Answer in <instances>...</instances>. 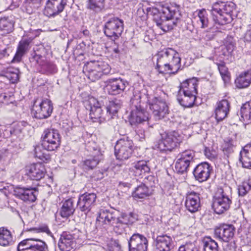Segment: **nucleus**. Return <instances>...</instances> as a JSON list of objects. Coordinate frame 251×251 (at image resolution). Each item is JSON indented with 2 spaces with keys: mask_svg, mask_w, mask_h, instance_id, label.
Returning a JSON list of instances; mask_svg holds the SVG:
<instances>
[{
  "mask_svg": "<svg viewBox=\"0 0 251 251\" xmlns=\"http://www.w3.org/2000/svg\"><path fill=\"white\" fill-rule=\"evenodd\" d=\"M66 4L67 0H48L45 14L49 17H53L62 12Z\"/></svg>",
  "mask_w": 251,
  "mask_h": 251,
  "instance_id": "4be33fe9",
  "label": "nucleus"
},
{
  "mask_svg": "<svg viewBox=\"0 0 251 251\" xmlns=\"http://www.w3.org/2000/svg\"><path fill=\"white\" fill-rule=\"evenodd\" d=\"M251 189V184L249 180L243 181L238 186V194L240 196H244Z\"/></svg>",
  "mask_w": 251,
  "mask_h": 251,
  "instance_id": "864d4df0",
  "label": "nucleus"
},
{
  "mask_svg": "<svg viewBox=\"0 0 251 251\" xmlns=\"http://www.w3.org/2000/svg\"><path fill=\"white\" fill-rule=\"evenodd\" d=\"M236 4L231 1L218 0L212 4L211 14L215 24L225 25L233 20L236 12Z\"/></svg>",
  "mask_w": 251,
  "mask_h": 251,
  "instance_id": "20e7f679",
  "label": "nucleus"
},
{
  "mask_svg": "<svg viewBox=\"0 0 251 251\" xmlns=\"http://www.w3.org/2000/svg\"><path fill=\"white\" fill-rule=\"evenodd\" d=\"M53 110L51 101L48 99H37L34 100L31 113L34 118L38 119H47L49 117Z\"/></svg>",
  "mask_w": 251,
  "mask_h": 251,
  "instance_id": "6e6552de",
  "label": "nucleus"
},
{
  "mask_svg": "<svg viewBox=\"0 0 251 251\" xmlns=\"http://www.w3.org/2000/svg\"><path fill=\"white\" fill-rule=\"evenodd\" d=\"M39 71L43 74L50 75L56 73L57 68L52 62L45 60L39 67Z\"/></svg>",
  "mask_w": 251,
  "mask_h": 251,
  "instance_id": "e433bc0d",
  "label": "nucleus"
},
{
  "mask_svg": "<svg viewBox=\"0 0 251 251\" xmlns=\"http://www.w3.org/2000/svg\"><path fill=\"white\" fill-rule=\"evenodd\" d=\"M198 21L201 23V27L202 28L207 27L209 25V21L208 18V14L204 9L198 11Z\"/></svg>",
  "mask_w": 251,
  "mask_h": 251,
  "instance_id": "c03bdc74",
  "label": "nucleus"
},
{
  "mask_svg": "<svg viewBox=\"0 0 251 251\" xmlns=\"http://www.w3.org/2000/svg\"><path fill=\"white\" fill-rule=\"evenodd\" d=\"M25 175L31 180H39L43 178L46 173L45 166L42 163H33L26 166Z\"/></svg>",
  "mask_w": 251,
  "mask_h": 251,
  "instance_id": "5701e85b",
  "label": "nucleus"
},
{
  "mask_svg": "<svg viewBox=\"0 0 251 251\" xmlns=\"http://www.w3.org/2000/svg\"><path fill=\"white\" fill-rule=\"evenodd\" d=\"M191 163H188L185 161L177 158V159L175 164V169L176 172L180 174H184L186 173L188 170L189 167Z\"/></svg>",
  "mask_w": 251,
  "mask_h": 251,
  "instance_id": "de8ad7c7",
  "label": "nucleus"
},
{
  "mask_svg": "<svg viewBox=\"0 0 251 251\" xmlns=\"http://www.w3.org/2000/svg\"><path fill=\"white\" fill-rule=\"evenodd\" d=\"M17 251H49L47 243L35 237L25 239L19 243Z\"/></svg>",
  "mask_w": 251,
  "mask_h": 251,
  "instance_id": "ddd939ff",
  "label": "nucleus"
},
{
  "mask_svg": "<svg viewBox=\"0 0 251 251\" xmlns=\"http://www.w3.org/2000/svg\"><path fill=\"white\" fill-rule=\"evenodd\" d=\"M100 161V158L98 156H94L91 157L89 159L85 160L83 162L84 167L85 169L90 170L93 169L95 167Z\"/></svg>",
  "mask_w": 251,
  "mask_h": 251,
  "instance_id": "603ef678",
  "label": "nucleus"
},
{
  "mask_svg": "<svg viewBox=\"0 0 251 251\" xmlns=\"http://www.w3.org/2000/svg\"><path fill=\"white\" fill-rule=\"evenodd\" d=\"M37 31L34 30L32 32H29L24 36L19 42L17 51L12 59V62H19L22 57L27 52L30 47V44L32 40L37 36Z\"/></svg>",
  "mask_w": 251,
  "mask_h": 251,
  "instance_id": "dca6fc26",
  "label": "nucleus"
},
{
  "mask_svg": "<svg viewBox=\"0 0 251 251\" xmlns=\"http://www.w3.org/2000/svg\"><path fill=\"white\" fill-rule=\"evenodd\" d=\"M44 149L51 151L56 150L61 144V136L57 130L51 128L45 129L42 136Z\"/></svg>",
  "mask_w": 251,
  "mask_h": 251,
  "instance_id": "9b49d317",
  "label": "nucleus"
},
{
  "mask_svg": "<svg viewBox=\"0 0 251 251\" xmlns=\"http://www.w3.org/2000/svg\"><path fill=\"white\" fill-rule=\"evenodd\" d=\"M236 141L232 139L227 138L225 140L223 146V151L225 154H228L234 151V148L236 146Z\"/></svg>",
  "mask_w": 251,
  "mask_h": 251,
  "instance_id": "8fccbe9b",
  "label": "nucleus"
},
{
  "mask_svg": "<svg viewBox=\"0 0 251 251\" xmlns=\"http://www.w3.org/2000/svg\"><path fill=\"white\" fill-rule=\"evenodd\" d=\"M91 67V65L90 64L89 62H87V63L85 65L84 70L87 72L86 75L88 78L92 81L94 82L100 78L103 75H101V73L97 71Z\"/></svg>",
  "mask_w": 251,
  "mask_h": 251,
  "instance_id": "ea45409f",
  "label": "nucleus"
},
{
  "mask_svg": "<svg viewBox=\"0 0 251 251\" xmlns=\"http://www.w3.org/2000/svg\"><path fill=\"white\" fill-rule=\"evenodd\" d=\"M42 0H25L24 7L28 14H31L40 6Z\"/></svg>",
  "mask_w": 251,
  "mask_h": 251,
  "instance_id": "37998d69",
  "label": "nucleus"
},
{
  "mask_svg": "<svg viewBox=\"0 0 251 251\" xmlns=\"http://www.w3.org/2000/svg\"><path fill=\"white\" fill-rule=\"evenodd\" d=\"M149 242L143 234L134 233L128 240V251H148Z\"/></svg>",
  "mask_w": 251,
  "mask_h": 251,
  "instance_id": "a211bd4d",
  "label": "nucleus"
},
{
  "mask_svg": "<svg viewBox=\"0 0 251 251\" xmlns=\"http://www.w3.org/2000/svg\"><path fill=\"white\" fill-rule=\"evenodd\" d=\"M154 177L152 176H148L144 179V182L147 185H149V187H152L154 184Z\"/></svg>",
  "mask_w": 251,
  "mask_h": 251,
  "instance_id": "680f3d73",
  "label": "nucleus"
},
{
  "mask_svg": "<svg viewBox=\"0 0 251 251\" xmlns=\"http://www.w3.org/2000/svg\"><path fill=\"white\" fill-rule=\"evenodd\" d=\"M46 57L43 54H37V53H31V56L29 57L30 62H35L38 64L39 67L44 61L45 60Z\"/></svg>",
  "mask_w": 251,
  "mask_h": 251,
  "instance_id": "4d7b16f0",
  "label": "nucleus"
},
{
  "mask_svg": "<svg viewBox=\"0 0 251 251\" xmlns=\"http://www.w3.org/2000/svg\"><path fill=\"white\" fill-rule=\"evenodd\" d=\"M86 108L89 110V115L93 122L101 124L106 120V117L103 116V110L97 99L94 97L89 98L85 102Z\"/></svg>",
  "mask_w": 251,
  "mask_h": 251,
  "instance_id": "2eb2a0df",
  "label": "nucleus"
},
{
  "mask_svg": "<svg viewBox=\"0 0 251 251\" xmlns=\"http://www.w3.org/2000/svg\"><path fill=\"white\" fill-rule=\"evenodd\" d=\"M197 79L196 77H193L192 78L188 79L180 83L179 86V93H188L189 87H191V88H194V83H196Z\"/></svg>",
  "mask_w": 251,
  "mask_h": 251,
  "instance_id": "a18cd8bd",
  "label": "nucleus"
},
{
  "mask_svg": "<svg viewBox=\"0 0 251 251\" xmlns=\"http://www.w3.org/2000/svg\"><path fill=\"white\" fill-rule=\"evenodd\" d=\"M44 147L43 146V141L41 140V144H38L34 146L35 157L39 158L43 162H48L50 159L49 154L44 152Z\"/></svg>",
  "mask_w": 251,
  "mask_h": 251,
  "instance_id": "58836bf2",
  "label": "nucleus"
},
{
  "mask_svg": "<svg viewBox=\"0 0 251 251\" xmlns=\"http://www.w3.org/2000/svg\"><path fill=\"white\" fill-rule=\"evenodd\" d=\"M124 21L117 17L109 18L103 27L104 34L112 40L118 39L124 30Z\"/></svg>",
  "mask_w": 251,
  "mask_h": 251,
  "instance_id": "9d476101",
  "label": "nucleus"
},
{
  "mask_svg": "<svg viewBox=\"0 0 251 251\" xmlns=\"http://www.w3.org/2000/svg\"><path fill=\"white\" fill-rule=\"evenodd\" d=\"M212 167L207 162H202L197 165L194 169L193 174L195 179L199 182L207 181L212 172Z\"/></svg>",
  "mask_w": 251,
  "mask_h": 251,
  "instance_id": "412c9836",
  "label": "nucleus"
},
{
  "mask_svg": "<svg viewBox=\"0 0 251 251\" xmlns=\"http://www.w3.org/2000/svg\"><path fill=\"white\" fill-rule=\"evenodd\" d=\"M156 69L160 74L175 75L181 70V58L178 52L168 48L159 51L157 54Z\"/></svg>",
  "mask_w": 251,
  "mask_h": 251,
  "instance_id": "7ed1b4c3",
  "label": "nucleus"
},
{
  "mask_svg": "<svg viewBox=\"0 0 251 251\" xmlns=\"http://www.w3.org/2000/svg\"><path fill=\"white\" fill-rule=\"evenodd\" d=\"M92 68L100 72L102 75L108 74L111 70L109 65L106 62L100 60H93L89 62Z\"/></svg>",
  "mask_w": 251,
  "mask_h": 251,
  "instance_id": "c9c22d12",
  "label": "nucleus"
},
{
  "mask_svg": "<svg viewBox=\"0 0 251 251\" xmlns=\"http://www.w3.org/2000/svg\"><path fill=\"white\" fill-rule=\"evenodd\" d=\"M231 203V197L227 189L220 188L213 197L212 207L216 213L221 214L229 209Z\"/></svg>",
  "mask_w": 251,
  "mask_h": 251,
  "instance_id": "0eeeda50",
  "label": "nucleus"
},
{
  "mask_svg": "<svg viewBox=\"0 0 251 251\" xmlns=\"http://www.w3.org/2000/svg\"><path fill=\"white\" fill-rule=\"evenodd\" d=\"M32 53H37V54H43L44 56L46 57V49L43 46H38L34 49Z\"/></svg>",
  "mask_w": 251,
  "mask_h": 251,
  "instance_id": "0e129e2a",
  "label": "nucleus"
},
{
  "mask_svg": "<svg viewBox=\"0 0 251 251\" xmlns=\"http://www.w3.org/2000/svg\"><path fill=\"white\" fill-rule=\"evenodd\" d=\"M13 243V238L10 231L4 227H0V245L7 247Z\"/></svg>",
  "mask_w": 251,
  "mask_h": 251,
  "instance_id": "72a5a7b5",
  "label": "nucleus"
},
{
  "mask_svg": "<svg viewBox=\"0 0 251 251\" xmlns=\"http://www.w3.org/2000/svg\"><path fill=\"white\" fill-rule=\"evenodd\" d=\"M143 97H148L145 94L143 96L140 91H135L130 100L131 112L129 121L132 125L142 123L149 120V113L141 104Z\"/></svg>",
  "mask_w": 251,
  "mask_h": 251,
  "instance_id": "39448f33",
  "label": "nucleus"
},
{
  "mask_svg": "<svg viewBox=\"0 0 251 251\" xmlns=\"http://www.w3.org/2000/svg\"><path fill=\"white\" fill-rule=\"evenodd\" d=\"M204 251H219L218 243L211 237H206L203 240Z\"/></svg>",
  "mask_w": 251,
  "mask_h": 251,
  "instance_id": "a19ab883",
  "label": "nucleus"
},
{
  "mask_svg": "<svg viewBox=\"0 0 251 251\" xmlns=\"http://www.w3.org/2000/svg\"><path fill=\"white\" fill-rule=\"evenodd\" d=\"M195 152L191 150H185L178 154L177 158L189 163L194 161Z\"/></svg>",
  "mask_w": 251,
  "mask_h": 251,
  "instance_id": "49530a36",
  "label": "nucleus"
},
{
  "mask_svg": "<svg viewBox=\"0 0 251 251\" xmlns=\"http://www.w3.org/2000/svg\"><path fill=\"white\" fill-rule=\"evenodd\" d=\"M240 114L244 121L251 123V101L243 104L240 109Z\"/></svg>",
  "mask_w": 251,
  "mask_h": 251,
  "instance_id": "79ce46f5",
  "label": "nucleus"
},
{
  "mask_svg": "<svg viewBox=\"0 0 251 251\" xmlns=\"http://www.w3.org/2000/svg\"><path fill=\"white\" fill-rule=\"evenodd\" d=\"M130 170L135 176H140L145 173H149L150 168L148 162L145 160H140L132 163Z\"/></svg>",
  "mask_w": 251,
  "mask_h": 251,
  "instance_id": "7c9ffc66",
  "label": "nucleus"
},
{
  "mask_svg": "<svg viewBox=\"0 0 251 251\" xmlns=\"http://www.w3.org/2000/svg\"><path fill=\"white\" fill-rule=\"evenodd\" d=\"M14 194L24 201L31 203L36 201L38 191L36 187L17 186L14 188Z\"/></svg>",
  "mask_w": 251,
  "mask_h": 251,
  "instance_id": "f3484780",
  "label": "nucleus"
},
{
  "mask_svg": "<svg viewBox=\"0 0 251 251\" xmlns=\"http://www.w3.org/2000/svg\"><path fill=\"white\" fill-rule=\"evenodd\" d=\"M235 83L240 89L249 87L251 83V70L242 73L235 79Z\"/></svg>",
  "mask_w": 251,
  "mask_h": 251,
  "instance_id": "2f4dec72",
  "label": "nucleus"
},
{
  "mask_svg": "<svg viewBox=\"0 0 251 251\" xmlns=\"http://www.w3.org/2000/svg\"><path fill=\"white\" fill-rule=\"evenodd\" d=\"M136 220L132 213H121L119 211L103 207L99 211L96 225L97 227L101 224L104 226V228L112 226L116 233L121 234L126 231L128 225L132 224Z\"/></svg>",
  "mask_w": 251,
  "mask_h": 251,
  "instance_id": "f257e3e1",
  "label": "nucleus"
},
{
  "mask_svg": "<svg viewBox=\"0 0 251 251\" xmlns=\"http://www.w3.org/2000/svg\"><path fill=\"white\" fill-rule=\"evenodd\" d=\"M204 154L210 159H213L216 157L215 152L214 151H211L208 148H205Z\"/></svg>",
  "mask_w": 251,
  "mask_h": 251,
  "instance_id": "e2e57ef3",
  "label": "nucleus"
},
{
  "mask_svg": "<svg viewBox=\"0 0 251 251\" xmlns=\"http://www.w3.org/2000/svg\"><path fill=\"white\" fill-rule=\"evenodd\" d=\"M161 138L154 143V148L161 151H172L181 142V137L177 132L173 131L160 134Z\"/></svg>",
  "mask_w": 251,
  "mask_h": 251,
  "instance_id": "423d86ee",
  "label": "nucleus"
},
{
  "mask_svg": "<svg viewBox=\"0 0 251 251\" xmlns=\"http://www.w3.org/2000/svg\"><path fill=\"white\" fill-rule=\"evenodd\" d=\"M235 228L232 225L226 224H225V242H228L231 240L234 235Z\"/></svg>",
  "mask_w": 251,
  "mask_h": 251,
  "instance_id": "3c124183",
  "label": "nucleus"
},
{
  "mask_svg": "<svg viewBox=\"0 0 251 251\" xmlns=\"http://www.w3.org/2000/svg\"><path fill=\"white\" fill-rule=\"evenodd\" d=\"M185 204L186 209L191 213L198 211L200 208V194L194 191L187 194Z\"/></svg>",
  "mask_w": 251,
  "mask_h": 251,
  "instance_id": "b1692460",
  "label": "nucleus"
},
{
  "mask_svg": "<svg viewBox=\"0 0 251 251\" xmlns=\"http://www.w3.org/2000/svg\"><path fill=\"white\" fill-rule=\"evenodd\" d=\"M96 199L97 196L94 193L86 192L80 195L77 202V209L87 213L95 205Z\"/></svg>",
  "mask_w": 251,
  "mask_h": 251,
  "instance_id": "6ab92c4d",
  "label": "nucleus"
},
{
  "mask_svg": "<svg viewBox=\"0 0 251 251\" xmlns=\"http://www.w3.org/2000/svg\"><path fill=\"white\" fill-rule=\"evenodd\" d=\"M214 237L219 241L225 242V224H221L214 228Z\"/></svg>",
  "mask_w": 251,
  "mask_h": 251,
  "instance_id": "09e8293b",
  "label": "nucleus"
},
{
  "mask_svg": "<svg viewBox=\"0 0 251 251\" xmlns=\"http://www.w3.org/2000/svg\"><path fill=\"white\" fill-rule=\"evenodd\" d=\"M172 242L170 236L163 234L157 236L155 246L159 251H170Z\"/></svg>",
  "mask_w": 251,
  "mask_h": 251,
  "instance_id": "cd10ccee",
  "label": "nucleus"
},
{
  "mask_svg": "<svg viewBox=\"0 0 251 251\" xmlns=\"http://www.w3.org/2000/svg\"><path fill=\"white\" fill-rule=\"evenodd\" d=\"M177 251H199V249L194 243H187L181 246Z\"/></svg>",
  "mask_w": 251,
  "mask_h": 251,
  "instance_id": "13d9d810",
  "label": "nucleus"
},
{
  "mask_svg": "<svg viewBox=\"0 0 251 251\" xmlns=\"http://www.w3.org/2000/svg\"><path fill=\"white\" fill-rule=\"evenodd\" d=\"M147 15H153V21L158 27L165 32L172 30L180 22V14L176 7L163 6L159 11L154 7H147L142 9Z\"/></svg>",
  "mask_w": 251,
  "mask_h": 251,
  "instance_id": "f03ea898",
  "label": "nucleus"
},
{
  "mask_svg": "<svg viewBox=\"0 0 251 251\" xmlns=\"http://www.w3.org/2000/svg\"><path fill=\"white\" fill-rule=\"evenodd\" d=\"M105 83L107 93L111 95L122 94L125 90L126 87L128 85L127 81L120 77L109 78Z\"/></svg>",
  "mask_w": 251,
  "mask_h": 251,
  "instance_id": "aec40b11",
  "label": "nucleus"
},
{
  "mask_svg": "<svg viewBox=\"0 0 251 251\" xmlns=\"http://www.w3.org/2000/svg\"><path fill=\"white\" fill-rule=\"evenodd\" d=\"M151 192L149 186L142 183L138 185L133 191L132 196L135 200H144L151 195Z\"/></svg>",
  "mask_w": 251,
  "mask_h": 251,
  "instance_id": "c85d7f7f",
  "label": "nucleus"
},
{
  "mask_svg": "<svg viewBox=\"0 0 251 251\" xmlns=\"http://www.w3.org/2000/svg\"><path fill=\"white\" fill-rule=\"evenodd\" d=\"M134 151V144L128 137H124L117 141L114 147V154L118 160H124L129 158Z\"/></svg>",
  "mask_w": 251,
  "mask_h": 251,
  "instance_id": "1a4fd4ad",
  "label": "nucleus"
},
{
  "mask_svg": "<svg viewBox=\"0 0 251 251\" xmlns=\"http://www.w3.org/2000/svg\"><path fill=\"white\" fill-rule=\"evenodd\" d=\"M15 21L12 17H4L0 19V34L4 35L14 30Z\"/></svg>",
  "mask_w": 251,
  "mask_h": 251,
  "instance_id": "c756f323",
  "label": "nucleus"
},
{
  "mask_svg": "<svg viewBox=\"0 0 251 251\" xmlns=\"http://www.w3.org/2000/svg\"><path fill=\"white\" fill-rule=\"evenodd\" d=\"M28 231H32L34 230L36 231V232H45L48 235L52 236V233L49 229V227L47 226H41L39 227L38 229H37L36 228H31L30 229H27Z\"/></svg>",
  "mask_w": 251,
  "mask_h": 251,
  "instance_id": "052dcab7",
  "label": "nucleus"
},
{
  "mask_svg": "<svg viewBox=\"0 0 251 251\" xmlns=\"http://www.w3.org/2000/svg\"><path fill=\"white\" fill-rule=\"evenodd\" d=\"M239 161L243 168L251 167V142L242 148L240 152Z\"/></svg>",
  "mask_w": 251,
  "mask_h": 251,
  "instance_id": "a878e982",
  "label": "nucleus"
},
{
  "mask_svg": "<svg viewBox=\"0 0 251 251\" xmlns=\"http://www.w3.org/2000/svg\"><path fill=\"white\" fill-rule=\"evenodd\" d=\"M244 40L246 42H251V29L248 30L244 35Z\"/></svg>",
  "mask_w": 251,
  "mask_h": 251,
  "instance_id": "338daca9",
  "label": "nucleus"
},
{
  "mask_svg": "<svg viewBox=\"0 0 251 251\" xmlns=\"http://www.w3.org/2000/svg\"><path fill=\"white\" fill-rule=\"evenodd\" d=\"M188 93H182L177 96V100L178 103L184 107H192L194 106H197L199 103L197 101L196 96L194 94Z\"/></svg>",
  "mask_w": 251,
  "mask_h": 251,
  "instance_id": "bb28decb",
  "label": "nucleus"
},
{
  "mask_svg": "<svg viewBox=\"0 0 251 251\" xmlns=\"http://www.w3.org/2000/svg\"><path fill=\"white\" fill-rule=\"evenodd\" d=\"M224 251H235V248L232 244L227 243L224 248Z\"/></svg>",
  "mask_w": 251,
  "mask_h": 251,
  "instance_id": "774afa93",
  "label": "nucleus"
},
{
  "mask_svg": "<svg viewBox=\"0 0 251 251\" xmlns=\"http://www.w3.org/2000/svg\"><path fill=\"white\" fill-rule=\"evenodd\" d=\"M122 101L118 99H114L109 101L106 106L107 113L109 114L110 117L112 118L114 114H116L122 105Z\"/></svg>",
  "mask_w": 251,
  "mask_h": 251,
  "instance_id": "4c0bfd02",
  "label": "nucleus"
},
{
  "mask_svg": "<svg viewBox=\"0 0 251 251\" xmlns=\"http://www.w3.org/2000/svg\"><path fill=\"white\" fill-rule=\"evenodd\" d=\"M107 246L108 251H122L119 240L112 239Z\"/></svg>",
  "mask_w": 251,
  "mask_h": 251,
  "instance_id": "6e6d98bb",
  "label": "nucleus"
},
{
  "mask_svg": "<svg viewBox=\"0 0 251 251\" xmlns=\"http://www.w3.org/2000/svg\"><path fill=\"white\" fill-rule=\"evenodd\" d=\"M86 7L95 13L101 12L105 8V0H87Z\"/></svg>",
  "mask_w": 251,
  "mask_h": 251,
  "instance_id": "f704fd0d",
  "label": "nucleus"
},
{
  "mask_svg": "<svg viewBox=\"0 0 251 251\" xmlns=\"http://www.w3.org/2000/svg\"><path fill=\"white\" fill-rule=\"evenodd\" d=\"M221 53L222 55L226 57H227V59H229V58L231 57V52H228V50H226V49L224 47H222L221 49Z\"/></svg>",
  "mask_w": 251,
  "mask_h": 251,
  "instance_id": "69168bd1",
  "label": "nucleus"
},
{
  "mask_svg": "<svg viewBox=\"0 0 251 251\" xmlns=\"http://www.w3.org/2000/svg\"><path fill=\"white\" fill-rule=\"evenodd\" d=\"M230 108V102L228 100L224 99L217 103L215 109V118L218 122L222 121L228 114Z\"/></svg>",
  "mask_w": 251,
  "mask_h": 251,
  "instance_id": "393cba45",
  "label": "nucleus"
},
{
  "mask_svg": "<svg viewBox=\"0 0 251 251\" xmlns=\"http://www.w3.org/2000/svg\"><path fill=\"white\" fill-rule=\"evenodd\" d=\"M150 108L156 120L164 118L169 114V106L165 99L161 97H154L151 101L148 99Z\"/></svg>",
  "mask_w": 251,
  "mask_h": 251,
  "instance_id": "4468645a",
  "label": "nucleus"
},
{
  "mask_svg": "<svg viewBox=\"0 0 251 251\" xmlns=\"http://www.w3.org/2000/svg\"><path fill=\"white\" fill-rule=\"evenodd\" d=\"M80 234L81 233L77 229H75L72 232H63L60 235L58 244L60 250L70 251L75 247Z\"/></svg>",
  "mask_w": 251,
  "mask_h": 251,
  "instance_id": "f8f14e48",
  "label": "nucleus"
},
{
  "mask_svg": "<svg viewBox=\"0 0 251 251\" xmlns=\"http://www.w3.org/2000/svg\"><path fill=\"white\" fill-rule=\"evenodd\" d=\"M218 67L223 80L225 81H228L229 80V73L228 72V69L226 66L224 62L218 64Z\"/></svg>",
  "mask_w": 251,
  "mask_h": 251,
  "instance_id": "5fc2aeb1",
  "label": "nucleus"
},
{
  "mask_svg": "<svg viewBox=\"0 0 251 251\" xmlns=\"http://www.w3.org/2000/svg\"><path fill=\"white\" fill-rule=\"evenodd\" d=\"M228 52H232L235 48V43L233 38L231 37H227L226 43L223 46Z\"/></svg>",
  "mask_w": 251,
  "mask_h": 251,
  "instance_id": "bf43d9fd",
  "label": "nucleus"
},
{
  "mask_svg": "<svg viewBox=\"0 0 251 251\" xmlns=\"http://www.w3.org/2000/svg\"><path fill=\"white\" fill-rule=\"evenodd\" d=\"M75 211L73 200L69 199L64 201L60 210V216L67 218L73 215Z\"/></svg>",
  "mask_w": 251,
  "mask_h": 251,
  "instance_id": "473e14b6",
  "label": "nucleus"
}]
</instances>
